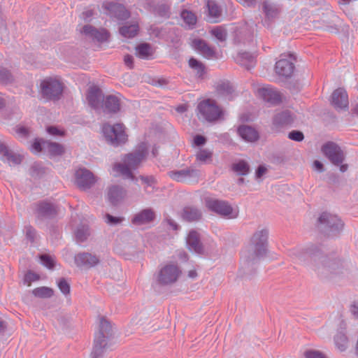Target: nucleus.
I'll list each match as a JSON object with an SVG mask.
<instances>
[{
    "label": "nucleus",
    "mask_w": 358,
    "mask_h": 358,
    "mask_svg": "<svg viewBox=\"0 0 358 358\" xmlns=\"http://www.w3.org/2000/svg\"><path fill=\"white\" fill-rule=\"evenodd\" d=\"M262 11L268 20H273L278 16L281 8L279 5L269 1L264 0L262 4Z\"/></svg>",
    "instance_id": "393cba45"
},
{
    "label": "nucleus",
    "mask_w": 358,
    "mask_h": 358,
    "mask_svg": "<svg viewBox=\"0 0 358 358\" xmlns=\"http://www.w3.org/2000/svg\"><path fill=\"white\" fill-rule=\"evenodd\" d=\"M137 55L141 59H148L152 55V50L150 44L147 43H141L136 48Z\"/></svg>",
    "instance_id": "c9c22d12"
},
{
    "label": "nucleus",
    "mask_w": 358,
    "mask_h": 358,
    "mask_svg": "<svg viewBox=\"0 0 358 358\" xmlns=\"http://www.w3.org/2000/svg\"><path fill=\"white\" fill-rule=\"evenodd\" d=\"M195 48L206 58L210 59L214 57L215 52L213 48L210 47L208 43L202 40L197 39L194 41Z\"/></svg>",
    "instance_id": "c756f323"
},
{
    "label": "nucleus",
    "mask_w": 358,
    "mask_h": 358,
    "mask_svg": "<svg viewBox=\"0 0 358 358\" xmlns=\"http://www.w3.org/2000/svg\"><path fill=\"white\" fill-rule=\"evenodd\" d=\"M213 152L207 149H201L196 155V159L202 163L212 162Z\"/></svg>",
    "instance_id": "37998d69"
},
{
    "label": "nucleus",
    "mask_w": 358,
    "mask_h": 358,
    "mask_svg": "<svg viewBox=\"0 0 358 358\" xmlns=\"http://www.w3.org/2000/svg\"><path fill=\"white\" fill-rule=\"evenodd\" d=\"M217 92L220 95L229 96L233 93L234 89L229 82H222L217 86Z\"/></svg>",
    "instance_id": "79ce46f5"
},
{
    "label": "nucleus",
    "mask_w": 358,
    "mask_h": 358,
    "mask_svg": "<svg viewBox=\"0 0 358 358\" xmlns=\"http://www.w3.org/2000/svg\"><path fill=\"white\" fill-rule=\"evenodd\" d=\"M107 9L119 20H125L130 17L129 11L122 4L110 2L108 3Z\"/></svg>",
    "instance_id": "b1692460"
},
{
    "label": "nucleus",
    "mask_w": 358,
    "mask_h": 358,
    "mask_svg": "<svg viewBox=\"0 0 358 358\" xmlns=\"http://www.w3.org/2000/svg\"><path fill=\"white\" fill-rule=\"evenodd\" d=\"M89 235L90 234L87 229L85 228L84 227L78 228L76 231V238L77 241L80 242H83L87 240Z\"/></svg>",
    "instance_id": "8fccbe9b"
},
{
    "label": "nucleus",
    "mask_w": 358,
    "mask_h": 358,
    "mask_svg": "<svg viewBox=\"0 0 358 358\" xmlns=\"http://www.w3.org/2000/svg\"><path fill=\"white\" fill-rule=\"evenodd\" d=\"M96 30V27L90 25V24H86L83 26V29L81 31L82 33H83L87 36L90 37V38L93 39L95 32L94 31Z\"/></svg>",
    "instance_id": "4d7b16f0"
},
{
    "label": "nucleus",
    "mask_w": 358,
    "mask_h": 358,
    "mask_svg": "<svg viewBox=\"0 0 358 358\" xmlns=\"http://www.w3.org/2000/svg\"><path fill=\"white\" fill-rule=\"evenodd\" d=\"M0 154H1L8 162L15 164H19L22 162V156L10 151L3 143H0Z\"/></svg>",
    "instance_id": "473e14b6"
},
{
    "label": "nucleus",
    "mask_w": 358,
    "mask_h": 358,
    "mask_svg": "<svg viewBox=\"0 0 358 358\" xmlns=\"http://www.w3.org/2000/svg\"><path fill=\"white\" fill-rule=\"evenodd\" d=\"M38 279H39L38 275H37L36 273H35L31 271H28L24 276L25 281L28 282L29 283L36 281V280H38Z\"/></svg>",
    "instance_id": "052dcab7"
},
{
    "label": "nucleus",
    "mask_w": 358,
    "mask_h": 358,
    "mask_svg": "<svg viewBox=\"0 0 358 358\" xmlns=\"http://www.w3.org/2000/svg\"><path fill=\"white\" fill-rule=\"evenodd\" d=\"M96 34H94V36L92 40L96 41L98 42H106L108 41L109 38V33L108 31L105 29H97L96 28V30L94 31Z\"/></svg>",
    "instance_id": "49530a36"
},
{
    "label": "nucleus",
    "mask_w": 358,
    "mask_h": 358,
    "mask_svg": "<svg viewBox=\"0 0 358 358\" xmlns=\"http://www.w3.org/2000/svg\"><path fill=\"white\" fill-rule=\"evenodd\" d=\"M231 169L238 176H246L250 172V166L244 160H240L238 162L233 164Z\"/></svg>",
    "instance_id": "e433bc0d"
},
{
    "label": "nucleus",
    "mask_w": 358,
    "mask_h": 358,
    "mask_svg": "<svg viewBox=\"0 0 358 358\" xmlns=\"http://www.w3.org/2000/svg\"><path fill=\"white\" fill-rule=\"evenodd\" d=\"M120 98L116 95L110 94L103 97L101 110L106 114L114 115L120 111Z\"/></svg>",
    "instance_id": "f3484780"
},
{
    "label": "nucleus",
    "mask_w": 358,
    "mask_h": 358,
    "mask_svg": "<svg viewBox=\"0 0 358 358\" xmlns=\"http://www.w3.org/2000/svg\"><path fill=\"white\" fill-rule=\"evenodd\" d=\"M182 217L187 222H196L201 219L202 212L196 207L186 206L182 210Z\"/></svg>",
    "instance_id": "bb28decb"
},
{
    "label": "nucleus",
    "mask_w": 358,
    "mask_h": 358,
    "mask_svg": "<svg viewBox=\"0 0 358 358\" xmlns=\"http://www.w3.org/2000/svg\"><path fill=\"white\" fill-rule=\"evenodd\" d=\"M64 85L56 78H46L40 83L39 93L48 101H59L63 94Z\"/></svg>",
    "instance_id": "39448f33"
},
{
    "label": "nucleus",
    "mask_w": 358,
    "mask_h": 358,
    "mask_svg": "<svg viewBox=\"0 0 358 358\" xmlns=\"http://www.w3.org/2000/svg\"><path fill=\"white\" fill-rule=\"evenodd\" d=\"M47 132L52 136H62L64 135V132L59 129L57 127L55 126H49L47 127Z\"/></svg>",
    "instance_id": "13d9d810"
},
{
    "label": "nucleus",
    "mask_w": 358,
    "mask_h": 358,
    "mask_svg": "<svg viewBox=\"0 0 358 358\" xmlns=\"http://www.w3.org/2000/svg\"><path fill=\"white\" fill-rule=\"evenodd\" d=\"M180 15L185 24L189 27L192 28L196 24V17L192 11L184 10L182 11Z\"/></svg>",
    "instance_id": "a19ab883"
},
{
    "label": "nucleus",
    "mask_w": 358,
    "mask_h": 358,
    "mask_svg": "<svg viewBox=\"0 0 358 358\" xmlns=\"http://www.w3.org/2000/svg\"><path fill=\"white\" fill-rule=\"evenodd\" d=\"M120 34L126 38H133L137 35L138 25L137 24H126L120 28Z\"/></svg>",
    "instance_id": "f704fd0d"
},
{
    "label": "nucleus",
    "mask_w": 358,
    "mask_h": 358,
    "mask_svg": "<svg viewBox=\"0 0 358 358\" xmlns=\"http://www.w3.org/2000/svg\"><path fill=\"white\" fill-rule=\"evenodd\" d=\"M124 62L126 66L129 69L134 68V57L130 55H127L124 57Z\"/></svg>",
    "instance_id": "e2e57ef3"
},
{
    "label": "nucleus",
    "mask_w": 358,
    "mask_h": 358,
    "mask_svg": "<svg viewBox=\"0 0 358 358\" xmlns=\"http://www.w3.org/2000/svg\"><path fill=\"white\" fill-rule=\"evenodd\" d=\"M181 273L182 271L177 264H166L159 270L157 282L161 286L173 285L177 282Z\"/></svg>",
    "instance_id": "1a4fd4ad"
},
{
    "label": "nucleus",
    "mask_w": 358,
    "mask_h": 358,
    "mask_svg": "<svg viewBox=\"0 0 358 358\" xmlns=\"http://www.w3.org/2000/svg\"><path fill=\"white\" fill-rule=\"evenodd\" d=\"M187 245L190 251L203 255L205 250L201 242L200 234L196 230H191L187 237Z\"/></svg>",
    "instance_id": "412c9836"
},
{
    "label": "nucleus",
    "mask_w": 358,
    "mask_h": 358,
    "mask_svg": "<svg viewBox=\"0 0 358 358\" xmlns=\"http://www.w3.org/2000/svg\"><path fill=\"white\" fill-rule=\"evenodd\" d=\"M206 143V138L202 135H196L194 138V143L196 146H202Z\"/></svg>",
    "instance_id": "680f3d73"
},
{
    "label": "nucleus",
    "mask_w": 358,
    "mask_h": 358,
    "mask_svg": "<svg viewBox=\"0 0 358 358\" xmlns=\"http://www.w3.org/2000/svg\"><path fill=\"white\" fill-rule=\"evenodd\" d=\"M105 96L100 88L96 86L90 87L86 95L89 106L95 110H101V101Z\"/></svg>",
    "instance_id": "6ab92c4d"
},
{
    "label": "nucleus",
    "mask_w": 358,
    "mask_h": 358,
    "mask_svg": "<svg viewBox=\"0 0 358 358\" xmlns=\"http://www.w3.org/2000/svg\"><path fill=\"white\" fill-rule=\"evenodd\" d=\"M148 154L145 146H141L137 150L129 153L124 158V162L136 169Z\"/></svg>",
    "instance_id": "aec40b11"
},
{
    "label": "nucleus",
    "mask_w": 358,
    "mask_h": 358,
    "mask_svg": "<svg viewBox=\"0 0 358 358\" xmlns=\"http://www.w3.org/2000/svg\"><path fill=\"white\" fill-rule=\"evenodd\" d=\"M113 336L112 325L103 317L100 318L99 329L95 334L91 358H100L108 346V341Z\"/></svg>",
    "instance_id": "7ed1b4c3"
},
{
    "label": "nucleus",
    "mask_w": 358,
    "mask_h": 358,
    "mask_svg": "<svg viewBox=\"0 0 358 358\" xmlns=\"http://www.w3.org/2000/svg\"><path fill=\"white\" fill-rule=\"evenodd\" d=\"M169 176L177 182H184L187 179L197 178L199 171L194 169H185L178 171H171L168 173Z\"/></svg>",
    "instance_id": "4be33fe9"
},
{
    "label": "nucleus",
    "mask_w": 358,
    "mask_h": 358,
    "mask_svg": "<svg viewBox=\"0 0 358 358\" xmlns=\"http://www.w3.org/2000/svg\"><path fill=\"white\" fill-rule=\"evenodd\" d=\"M25 232L27 239L31 243H34L37 236L36 230L32 226L29 225L25 227Z\"/></svg>",
    "instance_id": "603ef678"
},
{
    "label": "nucleus",
    "mask_w": 358,
    "mask_h": 358,
    "mask_svg": "<svg viewBox=\"0 0 358 358\" xmlns=\"http://www.w3.org/2000/svg\"><path fill=\"white\" fill-rule=\"evenodd\" d=\"M43 141H45L42 139H36L34 143L31 145V149L36 152H40L42 151L43 148Z\"/></svg>",
    "instance_id": "bf43d9fd"
},
{
    "label": "nucleus",
    "mask_w": 358,
    "mask_h": 358,
    "mask_svg": "<svg viewBox=\"0 0 358 358\" xmlns=\"http://www.w3.org/2000/svg\"><path fill=\"white\" fill-rule=\"evenodd\" d=\"M206 206L211 211L223 217H229L233 213V208L226 201L213 198L205 199Z\"/></svg>",
    "instance_id": "9b49d317"
},
{
    "label": "nucleus",
    "mask_w": 358,
    "mask_h": 358,
    "mask_svg": "<svg viewBox=\"0 0 358 358\" xmlns=\"http://www.w3.org/2000/svg\"><path fill=\"white\" fill-rule=\"evenodd\" d=\"M236 61L248 70L253 68L256 63L255 57L248 52H239L236 57Z\"/></svg>",
    "instance_id": "c85d7f7f"
},
{
    "label": "nucleus",
    "mask_w": 358,
    "mask_h": 358,
    "mask_svg": "<svg viewBox=\"0 0 358 358\" xmlns=\"http://www.w3.org/2000/svg\"><path fill=\"white\" fill-rule=\"evenodd\" d=\"M139 178L141 180L143 184L146 185L145 187V191L148 192L147 188L148 187H152V185L156 182L155 178L152 176H140Z\"/></svg>",
    "instance_id": "5fc2aeb1"
},
{
    "label": "nucleus",
    "mask_w": 358,
    "mask_h": 358,
    "mask_svg": "<svg viewBox=\"0 0 358 358\" xmlns=\"http://www.w3.org/2000/svg\"><path fill=\"white\" fill-rule=\"evenodd\" d=\"M334 343L336 348L341 352H343L348 348V338L345 334L339 332L334 336Z\"/></svg>",
    "instance_id": "4c0bfd02"
},
{
    "label": "nucleus",
    "mask_w": 358,
    "mask_h": 358,
    "mask_svg": "<svg viewBox=\"0 0 358 358\" xmlns=\"http://www.w3.org/2000/svg\"><path fill=\"white\" fill-rule=\"evenodd\" d=\"M40 259L43 265L49 269H52L55 267L54 259L48 255L43 254L40 256Z\"/></svg>",
    "instance_id": "3c124183"
},
{
    "label": "nucleus",
    "mask_w": 358,
    "mask_h": 358,
    "mask_svg": "<svg viewBox=\"0 0 358 358\" xmlns=\"http://www.w3.org/2000/svg\"><path fill=\"white\" fill-rule=\"evenodd\" d=\"M13 80L14 78L10 71L5 67L0 66V83H10Z\"/></svg>",
    "instance_id": "c03bdc74"
},
{
    "label": "nucleus",
    "mask_w": 358,
    "mask_h": 358,
    "mask_svg": "<svg viewBox=\"0 0 358 358\" xmlns=\"http://www.w3.org/2000/svg\"><path fill=\"white\" fill-rule=\"evenodd\" d=\"M58 213V206L48 200L39 201L34 204V213L38 224L55 219Z\"/></svg>",
    "instance_id": "423d86ee"
},
{
    "label": "nucleus",
    "mask_w": 358,
    "mask_h": 358,
    "mask_svg": "<svg viewBox=\"0 0 358 358\" xmlns=\"http://www.w3.org/2000/svg\"><path fill=\"white\" fill-rule=\"evenodd\" d=\"M198 117L207 122H213L220 120L223 115V110L217 105L215 100L205 99L197 106Z\"/></svg>",
    "instance_id": "0eeeda50"
},
{
    "label": "nucleus",
    "mask_w": 358,
    "mask_h": 358,
    "mask_svg": "<svg viewBox=\"0 0 358 358\" xmlns=\"http://www.w3.org/2000/svg\"><path fill=\"white\" fill-rule=\"evenodd\" d=\"M258 93L264 101L270 105H278L282 101L280 93L271 86L259 88Z\"/></svg>",
    "instance_id": "a211bd4d"
},
{
    "label": "nucleus",
    "mask_w": 358,
    "mask_h": 358,
    "mask_svg": "<svg viewBox=\"0 0 358 358\" xmlns=\"http://www.w3.org/2000/svg\"><path fill=\"white\" fill-rule=\"evenodd\" d=\"M206 6L208 8V15L213 19L214 22H217L222 13V8L214 0H208Z\"/></svg>",
    "instance_id": "2f4dec72"
},
{
    "label": "nucleus",
    "mask_w": 358,
    "mask_h": 358,
    "mask_svg": "<svg viewBox=\"0 0 358 358\" xmlns=\"http://www.w3.org/2000/svg\"><path fill=\"white\" fill-rule=\"evenodd\" d=\"M331 103L337 110H347L349 107L348 95L345 89L335 90L331 96Z\"/></svg>",
    "instance_id": "2eb2a0df"
},
{
    "label": "nucleus",
    "mask_w": 358,
    "mask_h": 358,
    "mask_svg": "<svg viewBox=\"0 0 358 358\" xmlns=\"http://www.w3.org/2000/svg\"><path fill=\"white\" fill-rule=\"evenodd\" d=\"M32 294L38 298L48 299L54 294V290L48 287H40L32 290Z\"/></svg>",
    "instance_id": "58836bf2"
},
{
    "label": "nucleus",
    "mask_w": 358,
    "mask_h": 358,
    "mask_svg": "<svg viewBox=\"0 0 358 358\" xmlns=\"http://www.w3.org/2000/svg\"><path fill=\"white\" fill-rule=\"evenodd\" d=\"M57 286L63 294L67 295L70 293V285L64 278L58 280Z\"/></svg>",
    "instance_id": "09e8293b"
},
{
    "label": "nucleus",
    "mask_w": 358,
    "mask_h": 358,
    "mask_svg": "<svg viewBox=\"0 0 358 358\" xmlns=\"http://www.w3.org/2000/svg\"><path fill=\"white\" fill-rule=\"evenodd\" d=\"M267 169L263 165H259L255 173V176L257 178H260L264 174L266 173Z\"/></svg>",
    "instance_id": "338daca9"
},
{
    "label": "nucleus",
    "mask_w": 358,
    "mask_h": 358,
    "mask_svg": "<svg viewBox=\"0 0 358 358\" xmlns=\"http://www.w3.org/2000/svg\"><path fill=\"white\" fill-rule=\"evenodd\" d=\"M102 131L106 141L111 145L116 147L127 141V135L122 124H115L113 126L104 124Z\"/></svg>",
    "instance_id": "9d476101"
},
{
    "label": "nucleus",
    "mask_w": 358,
    "mask_h": 358,
    "mask_svg": "<svg viewBox=\"0 0 358 358\" xmlns=\"http://www.w3.org/2000/svg\"><path fill=\"white\" fill-rule=\"evenodd\" d=\"M44 173V169L39 162H34L30 167L29 174L32 177H39Z\"/></svg>",
    "instance_id": "de8ad7c7"
},
{
    "label": "nucleus",
    "mask_w": 358,
    "mask_h": 358,
    "mask_svg": "<svg viewBox=\"0 0 358 358\" xmlns=\"http://www.w3.org/2000/svg\"><path fill=\"white\" fill-rule=\"evenodd\" d=\"M288 138L296 142H301L304 139V135L302 131L299 130H292L288 134Z\"/></svg>",
    "instance_id": "864d4df0"
},
{
    "label": "nucleus",
    "mask_w": 358,
    "mask_h": 358,
    "mask_svg": "<svg viewBox=\"0 0 358 358\" xmlns=\"http://www.w3.org/2000/svg\"><path fill=\"white\" fill-rule=\"evenodd\" d=\"M238 135L245 141L255 142L259 139V133L253 127L248 125H241L238 128Z\"/></svg>",
    "instance_id": "a878e982"
},
{
    "label": "nucleus",
    "mask_w": 358,
    "mask_h": 358,
    "mask_svg": "<svg viewBox=\"0 0 358 358\" xmlns=\"http://www.w3.org/2000/svg\"><path fill=\"white\" fill-rule=\"evenodd\" d=\"M125 194V190L120 185H114L108 188V199L113 205H117Z\"/></svg>",
    "instance_id": "cd10ccee"
},
{
    "label": "nucleus",
    "mask_w": 358,
    "mask_h": 358,
    "mask_svg": "<svg viewBox=\"0 0 358 358\" xmlns=\"http://www.w3.org/2000/svg\"><path fill=\"white\" fill-rule=\"evenodd\" d=\"M292 122L291 112L287 110H282L273 116L271 129L275 132H279L284 127L291 124Z\"/></svg>",
    "instance_id": "dca6fc26"
},
{
    "label": "nucleus",
    "mask_w": 358,
    "mask_h": 358,
    "mask_svg": "<svg viewBox=\"0 0 358 358\" xmlns=\"http://www.w3.org/2000/svg\"><path fill=\"white\" fill-rule=\"evenodd\" d=\"M133 169L130 166L126 163H117L113 166V170L117 173H120L122 176L130 178L134 181H137L138 178L132 173L131 170Z\"/></svg>",
    "instance_id": "72a5a7b5"
},
{
    "label": "nucleus",
    "mask_w": 358,
    "mask_h": 358,
    "mask_svg": "<svg viewBox=\"0 0 358 358\" xmlns=\"http://www.w3.org/2000/svg\"><path fill=\"white\" fill-rule=\"evenodd\" d=\"M268 230L266 228L258 229L252 236L248 248L242 251L248 266L257 263L266 256L268 246Z\"/></svg>",
    "instance_id": "f03ea898"
},
{
    "label": "nucleus",
    "mask_w": 358,
    "mask_h": 358,
    "mask_svg": "<svg viewBox=\"0 0 358 358\" xmlns=\"http://www.w3.org/2000/svg\"><path fill=\"white\" fill-rule=\"evenodd\" d=\"M75 182L82 190H87L96 182L94 174L85 168H80L75 173Z\"/></svg>",
    "instance_id": "f8f14e48"
},
{
    "label": "nucleus",
    "mask_w": 358,
    "mask_h": 358,
    "mask_svg": "<svg viewBox=\"0 0 358 358\" xmlns=\"http://www.w3.org/2000/svg\"><path fill=\"white\" fill-rule=\"evenodd\" d=\"M93 15L94 11L92 10H87L82 13V18L86 22H90Z\"/></svg>",
    "instance_id": "0e129e2a"
},
{
    "label": "nucleus",
    "mask_w": 358,
    "mask_h": 358,
    "mask_svg": "<svg viewBox=\"0 0 358 358\" xmlns=\"http://www.w3.org/2000/svg\"><path fill=\"white\" fill-rule=\"evenodd\" d=\"M210 33L213 36H215L218 41L221 42L225 41L227 37L226 29L222 27H216L213 28Z\"/></svg>",
    "instance_id": "a18cd8bd"
},
{
    "label": "nucleus",
    "mask_w": 358,
    "mask_h": 358,
    "mask_svg": "<svg viewBox=\"0 0 358 358\" xmlns=\"http://www.w3.org/2000/svg\"><path fill=\"white\" fill-rule=\"evenodd\" d=\"M289 256L296 262L305 264L321 278L343 273L344 266L340 259L323 255L320 246L310 245L304 249L294 248Z\"/></svg>",
    "instance_id": "f257e3e1"
},
{
    "label": "nucleus",
    "mask_w": 358,
    "mask_h": 358,
    "mask_svg": "<svg viewBox=\"0 0 358 358\" xmlns=\"http://www.w3.org/2000/svg\"><path fill=\"white\" fill-rule=\"evenodd\" d=\"M350 311L353 316L358 320V301H354L350 306Z\"/></svg>",
    "instance_id": "774afa93"
},
{
    "label": "nucleus",
    "mask_w": 358,
    "mask_h": 358,
    "mask_svg": "<svg viewBox=\"0 0 358 358\" xmlns=\"http://www.w3.org/2000/svg\"><path fill=\"white\" fill-rule=\"evenodd\" d=\"M288 57H289V59L287 58H281L280 60L276 62L275 66L276 73L285 78L291 77L295 69L293 61L296 59L294 55L289 54Z\"/></svg>",
    "instance_id": "4468645a"
},
{
    "label": "nucleus",
    "mask_w": 358,
    "mask_h": 358,
    "mask_svg": "<svg viewBox=\"0 0 358 358\" xmlns=\"http://www.w3.org/2000/svg\"><path fill=\"white\" fill-rule=\"evenodd\" d=\"M43 148L47 150L52 157L60 156L64 153V146L58 143L43 141Z\"/></svg>",
    "instance_id": "7c9ffc66"
},
{
    "label": "nucleus",
    "mask_w": 358,
    "mask_h": 358,
    "mask_svg": "<svg viewBox=\"0 0 358 358\" xmlns=\"http://www.w3.org/2000/svg\"><path fill=\"white\" fill-rule=\"evenodd\" d=\"M189 66L196 71L199 78L203 77L205 73V66L200 61L192 57L189 60Z\"/></svg>",
    "instance_id": "ea45409f"
},
{
    "label": "nucleus",
    "mask_w": 358,
    "mask_h": 358,
    "mask_svg": "<svg viewBox=\"0 0 358 358\" xmlns=\"http://www.w3.org/2000/svg\"><path fill=\"white\" fill-rule=\"evenodd\" d=\"M155 218V213L152 208H145L136 213L131 222L135 225H142L152 222Z\"/></svg>",
    "instance_id": "5701e85b"
},
{
    "label": "nucleus",
    "mask_w": 358,
    "mask_h": 358,
    "mask_svg": "<svg viewBox=\"0 0 358 358\" xmlns=\"http://www.w3.org/2000/svg\"><path fill=\"white\" fill-rule=\"evenodd\" d=\"M344 226L343 221L335 215L329 213H322L318 218V228L320 231L328 237L338 235Z\"/></svg>",
    "instance_id": "20e7f679"
},
{
    "label": "nucleus",
    "mask_w": 358,
    "mask_h": 358,
    "mask_svg": "<svg viewBox=\"0 0 358 358\" xmlns=\"http://www.w3.org/2000/svg\"><path fill=\"white\" fill-rule=\"evenodd\" d=\"M323 155L335 166H340V171L343 173L348 170V164H343L345 155L341 147L336 143L328 141L321 148Z\"/></svg>",
    "instance_id": "6e6552de"
},
{
    "label": "nucleus",
    "mask_w": 358,
    "mask_h": 358,
    "mask_svg": "<svg viewBox=\"0 0 358 358\" xmlns=\"http://www.w3.org/2000/svg\"><path fill=\"white\" fill-rule=\"evenodd\" d=\"M304 356L306 358H326L321 352L315 350H306Z\"/></svg>",
    "instance_id": "6e6d98bb"
},
{
    "label": "nucleus",
    "mask_w": 358,
    "mask_h": 358,
    "mask_svg": "<svg viewBox=\"0 0 358 358\" xmlns=\"http://www.w3.org/2000/svg\"><path fill=\"white\" fill-rule=\"evenodd\" d=\"M76 266L82 269H90L100 263V259L96 255L83 252L76 254L74 257Z\"/></svg>",
    "instance_id": "ddd939ff"
},
{
    "label": "nucleus",
    "mask_w": 358,
    "mask_h": 358,
    "mask_svg": "<svg viewBox=\"0 0 358 358\" xmlns=\"http://www.w3.org/2000/svg\"><path fill=\"white\" fill-rule=\"evenodd\" d=\"M107 222L110 224H116L120 222L121 219L117 217H114L110 214L106 215Z\"/></svg>",
    "instance_id": "69168bd1"
}]
</instances>
